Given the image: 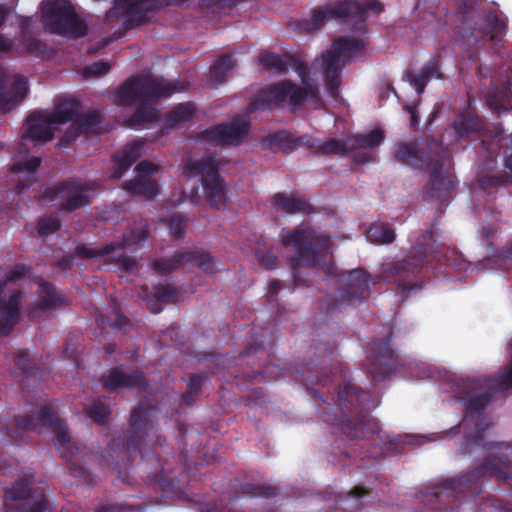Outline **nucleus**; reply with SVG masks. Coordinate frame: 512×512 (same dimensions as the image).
Instances as JSON below:
<instances>
[{"instance_id": "f257e3e1", "label": "nucleus", "mask_w": 512, "mask_h": 512, "mask_svg": "<svg viewBox=\"0 0 512 512\" xmlns=\"http://www.w3.org/2000/svg\"><path fill=\"white\" fill-rule=\"evenodd\" d=\"M337 400L336 406L323 401L320 413L322 421L332 426L333 434L340 433L352 442L341 454L361 460L376 457L386 439L381 435L378 422L370 415L377 404L371 400L369 392L343 382L338 386Z\"/></svg>"}, {"instance_id": "f03ea898", "label": "nucleus", "mask_w": 512, "mask_h": 512, "mask_svg": "<svg viewBox=\"0 0 512 512\" xmlns=\"http://www.w3.org/2000/svg\"><path fill=\"white\" fill-rule=\"evenodd\" d=\"M155 412V408L146 404H140L131 411L129 428L107 445L105 453L109 456L106 460L108 468L119 472L122 469L128 470L129 464L138 455L144 458L143 447L147 441L160 446L165 444V439L154 428Z\"/></svg>"}, {"instance_id": "7ed1b4c3", "label": "nucleus", "mask_w": 512, "mask_h": 512, "mask_svg": "<svg viewBox=\"0 0 512 512\" xmlns=\"http://www.w3.org/2000/svg\"><path fill=\"white\" fill-rule=\"evenodd\" d=\"M186 86L187 83L179 80L165 81L147 74L131 76L116 89L114 102L119 106L141 103L128 120L130 127H137L152 123L158 117V111L146 103L184 91Z\"/></svg>"}, {"instance_id": "20e7f679", "label": "nucleus", "mask_w": 512, "mask_h": 512, "mask_svg": "<svg viewBox=\"0 0 512 512\" xmlns=\"http://www.w3.org/2000/svg\"><path fill=\"white\" fill-rule=\"evenodd\" d=\"M40 427H49L55 434L54 445L59 454L69 463V472L74 477H84L86 471L75 460L78 447L71 441L66 423L49 405H44L30 414L15 416L13 428L6 427L0 420V432L9 442L22 439L24 433L36 431Z\"/></svg>"}, {"instance_id": "39448f33", "label": "nucleus", "mask_w": 512, "mask_h": 512, "mask_svg": "<svg viewBox=\"0 0 512 512\" xmlns=\"http://www.w3.org/2000/svg\"><path fill=\"white\" fill-rule=\"evenodd\" d=\"M286 58L290 66L301 77L303 86L290 81L282 80L263 88L251 101L247 111L252 113L256 110H264L271 106L283 107L288 101L293 108L301 106L307 98H311L322 103L319 97V87L317 84L306 80L308 67L306 63L298 59L295 55L287 54Z\"/></svg>"}, {"instance_id": "423d86ee", "label": "nucleus", "mask_w": 512, "mask_h": 512, "mask_svg": "<svg viewBox=\"0 0 512 512\" xmlns=\"http://www.w3.org/2000/svg\"><path fill=\"white\" fill-rule=\"evenodd\" d=\"M452 127L457 140L467 139L472 134H479L480 140L476 147V161L483 169L496 167L500 142L505 136L502 123L484 125L476 110L468 104L456 115Z\"/></svg>"}, {"instance_id": "0eeeda50", "label": "nucleus", "mask_w": 512, "mask_h": 512, "mask_svg": "<svg viewBox=\"0 0 512 512\" xmlns=\"http://www.w3.org/2000/svg\"><path fill=\"white\" fill-rule=\"evenodd\" d=\"M327 273L336 277L343 287L323 298L320 309L324 314H332L344 305H356L366 301L371 295L372 286L378 283V279L364 268L338 271L330 263Z\"/></svg>"}, {"instance_id": "6e6552de", "label": "nucleus", "mask_w": 512, "mask_h": 512, "mask_svg": "<svg viewBox=\"0 0 512 512\" xmlns=\"http://www.w3.org/2000/svg\"><path fill=\"white\" fill-rule=\"evenodd\" d=\"M427 240L434 241L432 228L425 230L418 240V245L409 250L406 258L383 266L384 279L395 283L405 297L410 296L412 292L421 290L423 287L420 274L427 262L426 248L423 246Z\"/></svg>"}, {"instance_id": "1a4fd4ad", "label": "nucleus", "mask_w": 512, "mask_h": 512, "mask_svg": "<svg viewBox=\"0 0 512 512\" xmlns=\"http://www.w3.org/2000/svg\"><path fill=\"white\" fill-rule=\"evenodd\" d=\"M281 243L284 246H292L296 252L295 257L290 258L293 269L300 266H316L326 262L330 248V237L318 233L310 227L283 230Z\"/></svg>"}, {"instance_id": "9d476101", "label": "nucleus", "mask_w": 512, "mask_h": 512, "mask_svg": "<svg viewBox=\"0 0 512 512\" xmlns=\"http://www.w3.org/2000/svg\"><path fill=\"white\" fill-rule=\"evenodd\" d=\"M43 25L54 34L78 39L86 36L88 26L69 0H44Z\"/></svg>"}, {"instance_id": "9b49d317", "label": "nucleus", "mask_w": 512, "mask_h": 512, "mask_svg": "<svg viewBox=\"0 0 512 512\" xmlns=\"http://www.w3.org/2000/svg\"><path fill=\"white\" fill-rule=\"evenodd\" d=\"M447 151L436 140L425 142L399 141L394 144L393 157L400 164L410 166L413 169H422L435 173L441 165V156Z\"/></svg>"}, {"instance_id": "f8f14e48", "label": "nucleus", "mask_w": 512, "mask_h": 512, "mask_svg": "<svg viewBox=\"0 0 512 512\" xmlns=\"http://www.w3.org/2000/svg\"><path fill=\"white\" fill-rule=\"evenodd\" d=\"M384 11V5L378 0H371L364 4L357 0H343L336 3H326L324 6L317 7L312 12L311 23L313 30H319L328 19H341L363 23L368 18V13L380 14Z\"/></svg>"}, {"instance_id": "ddd939ff", "label": "nucleus", "mask_w": 512, "mask_h": 512, "mask_svg": "<svg viewBox=\"0 0 512 512\" xmlns=\"http://www.w3.org/2000/svg\"><path fill=\"white\" fill-rule=\"evenodd\" d=\"M363 49L361 40L340 37L332 43L330 49L322 53L325 87L330 97L337 99L339 96L343 59L358 55Z\"/></svg>"}, {"instance_id": "4468645a", "label": "nucleus", "mask_w": 512, "mask_h": 512, "mask_svg": "<svg viewBox=\"0 0 512 512\" xmlns=\"http://www.w3.org/2000/svg\"><path fill=\"white\" fill-rule=\"evenodd\" d=\"M382 333L384 337L369 342L366 351V371L374 383L390 378L399 364V357L391 347L392 327L384 325Z\"/></svg>"}, {"instance_id": "2eb2a0df", "label": "nucleus", "mask_w": 512, "mask_h": 512, "mask_svg": "<svg viewBox=\"0 0 512 512\" xmlns=\"http://www.w3.org/2000/svg\"><path fill=\"white\" fill-rule=\"evenodd\" d=\"M186 177H201V184L211 207L219 208L225 204V181L221 178L218 160L211 155L201 159H189L183 169Z\"/></svg>"}, {"instance_id": "dca6fc26", "label": "nucleus", "mask_w": 512, "mask_h": 512, "mask_svg": "<svg viewBox=\"0 0 512 512\" xmlns=\"http://www.w3.org/2000/svg\"><path fill=\"white\" fill-rule=\"evenodd\" d=\"M317 336L321 338V347H316L319 350L318 359L319 363L310 361L305 364L303 368H297L300 380L306 385H321L326 386L333 380V370L328 366L332 353L336 348V332L340 330L338 325H332L330 328L332 334L327 335L324 327L315 324Z\"/></svg>"}, {"instance_id": "f3484780", "label": "nucleus", "mask_w": 512, "mask_h": 512, "mask_svg": "<svg viewBox=\"0 0 512 512\" xmlns=\"http://www.w3.org/2000/svg\"><path fill=\"white\" fill-rule=\"evenodd\" d=\"M33 475H25L5 490L6 512H53L42 488H33Z\"/></svg>"}, {"instance_id": "a211bd4d", "label": "nucleus", "mask_w": 512, "mask_h": 512, "mask_svg": "<svg viewBox=\"0 0 512 512\" xmlns=\"http://www.w3.org/2000/svg\"><path fill=\"white\" fill-rule=\"evenodd\" d=\"M95 188V182L71 177L47 188L43 197L48 200H59L58 210L71 213L90 204L89 192Z\"/></svg>"}, {"instance_id": "6ab92c4d", "label": "nucleus", "mask_w": 512, "mask_h": 512, "mask_svg": "<svg viewBox=\"0 0 512 512\" xmlns=\"http://www.w3.org/2000/svg\"><path fill=\"white\" fill-rule=\"evenodd\" d=\"M196 265L207 274L216 272L214 258L206 251L183 248L177 250L169 257L155 259L152 264L154 272L165 275L170 274L180 267Z\"/></svg>"}, {"instance_id": "aec40b11", "label": "nucleus", "mask_w": 512, "mask_h": 512, "mask_svg": "<svg viewBox=\"0 0 512 512\" xmlns=\"http://www.w3.org/2000/svg\"><path fill=\"white\" fill-rule=\"evenodd\" d=\"M161 9L159 0H114L106 19L125 17L123 29L130 30L148 22V14Z\"/></svg>"}, {"instance_id": "412c9836", "label": "nucleus", "mask_w": 512, "mask_h": 512, "mask_svg": "<svg viewBox=\"0 0 512 512\" xmlns=\"http://www.w3.org/2000/svg\"><path fill=\"white\" fill-rule=\"evenodd\" d=\"M250 121L245 117L234 118L230 122L216 124L200 131L197 138L213 146H238L248 135Z\"/></svg>"}, {"instance_id": "4be33fe9", "label": "nucleus", "mask_w": 512, "mask_h": 512, "mask_svg": "<svg viewBox=\"0 0 512 512\" xmlns=\"http://www.w3.org/2000/svg\"><path fill=\"white\" fill-rule=\"evenodd\" d=\"M28 82L23 76L0 72V112L14 109L27 95Z\"/></svg>"}, {"instance_id": "5701e85b", "label": "nucleus", "mask_w": 512, "mask_h": 512, "mask_svg": "<svg viewBox=\"0 0 512 512\" xmlns=\"http://www.w3.org/2000/svg\"><path fill=\"white\" fill-rule=\"evenodd\" d=\"M148 237V230L146 227L133 228L127 231L121 242H114L105 244L100 248H88L86 245H77L75 248V254L81 259H94L109 255L117 250L123 249L127 246L136 245L143 242Z\"/></svg>"}, {"instance_id": "b1692460", "label": "nucleus", "mask_w": 512, "mask_h": 512, "mask_svg": "<svg viewBox=\"0 0 512 512\" xmlns=\"http://www.w3.org/2000/svg\"><path fill=\"white\" fill-rule=\"evenodd\" d=\"M478 386V380L466 378L461 380L458 384L459 389L456 391L457 398L464 405L467 414L477 417L481 416L494 396L490 391L476 392Z\"/></svg>"}, {"instance_id": "393cba45", "label": "nucleus", "mask_w": 512, "mask_h": 512, "mask_svg": "<svg viewBox=\"0 0 512 512\" xmlns=\"http://www.w3.org/2000/svg\"><path fill=\"white\" fill-rule=\"evenodd\" d=\"M80 103L75 99H63L57 104L56 121L60 123L72 122L86 132L100 123V114L97 111L81 113Z\"/></svg>"}, {"instance_id": "a878e982", "label": "nucleus", "mask_w": 512, "mask_h": 512, "mask_svg": "<svg viewBox=\"0 0 512 512\" xmlns=\"http://www.w3.org/2000/svg\"><path fill=\"white\" fill-rule=\"evenodd\" d=\"M441 165L435 173L428 171L431 175V180L427 183L424 190V199L436 200L441 204L447 202L450 198V193L454 187L452 177L443 169L450 163V155L448 150L441 156Z\"/></svg>"}, {"instance_id": "bb28decb", "label": "nucleus", "mask_w": 512, "mask_h": 512, "mask_svg": "<svg viewBox=\"0 0 512 512\" xmlns=\"http://www.w3.org/2000/svg\"><path fill=\"white\" fill-rule=\"evenodd\" d=\"M99 382L103 389L107 391H116L122 388L144 390L148 385L142 371L133 370L131 373H125L119 367L111 368L100 377Z\"/></svg>"}, {"instance_id": "cd10ccee", "label": "nucleus", "mask_w": 512, "mask_h": 512, "mask_svg": "<svg viewBox=\"0 0 512 512\" xmlns=\"http://www.w3.org/2000/svg\"><path fill=\"white\" fill-rule=\"evenodd\" d=\"M57 106L53 113L44 115L40 111L32 112L26 123L23 137L37 142H47L53 138V125L61 124L56 121Z\"/></svg>"}, {"instance_id": "c85d7f7f", "label": "nucleus", "mask_w": 512, "mask_h": 512, "mask_svg": "<svg viewBox=\"0 0 512 512\" xmlns=\"http://www.w3.org/2000/svg\"><path fill=\"white\" fill-rule=\"evenodd\" d=\"M440 62L441 54L437 53L424 64L419 74L415 75L411 70H407L403 78L409 82L418 95H421L431 79H444V75L440 70Z\"/></svg>"}, {"instance_id": "c756f323", "label": "nucleus", "mask_w": 512, "mask_h": 512, "mask_svg": "<svg viewBox=\"0 0 512 512\" xmlns=\"http://www.w3.org/2000/svg\"><path fill=\"white\" fill-rule=\"evenodd\" d=\"M477 164L479 162L477 161ZM480 173L477 177V188L487 198V201H494L500 190L507 186L509 181L508 176L503 174H489L484 173L490 171V169H483L478 165ZM495 167H493L494 169ZM492 170V168H491Z\"/></svg>"}, {"instance_id": "7c9ffc66", "label": "nucleus", "mask_w": 512, "mask_h": 512, "mask_svg": "<svg viewBox=\"0 0 512 512\" xmlns=\"http://www.w3.org/2000/svg\"><path fill=\"white\" fill-rule=\"evenodd\" d=\"M272 205L288 214L303 213L309 215L314 212L313 206L307 201L283 192L274 194Z\"/></svg>"}, {"instance_id": "2f4dec72", "label": "nucleus", "mask_w": 512, "mask_h": 512, "mask_svg": "<svg viewBox=\"0 0 512 512\" xmlns=\"http://www.w3.org/2000/svg\"><path fill=\"white\" fill-rule=\"evenodd\" d=\"M231 487L237 494L266 499L276 497L279 492L278 487L274 485L240 482L238 479L231 482Z\"/></svg>"}, {"instance_id": "473e14b6", "label": "nucleus", "mask_w": 512, "mask_h": 512, "mask_svg": "<svg viewBox=\"0 0 512 512\" xmlns=\"http://www.w3.org/2000/svg\"><path fill=\"white\" fill-rule=\"evenodd\" d=\"M507 32V24L497 12L488 11L484 17V25L481 30L482 36L489 41L502 42Z\"/></svg>"}, {"instance_id": "72a5a7b5", "label": "nucleus", "mask_w": 512, "mask_h": 512, "mask_svg": "<svg viewBox=\"0 0 512 512\" xmlns=\"http://www.w3.org/2000/svg\"><path fill=\"white\" fill-rule=\"evenodd\" d=\"M142 145L140 143L128 144L121 153L113 156L116 169L113 177L120 178L140 157Z\"/></svg>"}, {"instance_id": "f704fd0d", "label": "nucleus", "mask_w": 512, "mask_h": 512, "mask_svg": "<svg viewBox=\"0 0 512 512\" xmlns=\"http://www.w3.org/2000/svg\"><path fill=\"white\" fill-rule=\"evenodd\" d=\"M85 415L97 425H106L112 413V409L107 399L95 398L83 407Z\"/></svg>"}, {"instance_id": "c9c22d12", "label": "nucleus", "mask_w": 512, "mask_h": 512, "mask_svg": "<svg viewBox=\"0 0 512 512\" xmlns=\"http://www.w3.org/2000/svg\"><path fill=\"white\" fill-rule=\"evenodd\" d=\"M39 299L36 306L39 310H52L64 304V298L57 293L54 285L47 281H42L38 288Z\"/></svg>"}, {"instance_id": "e433bc0d", "label": "nucleus", "mask_w": 512, "mask_h": 512, "mask_svg": "<svg viewBox=\"0 0 512 512\" xmlns=\"http://www.w3.org/2000/svg\"><path fill=\"white\" fill-rule=\"evenodd\" d=\"M486 103L497 114L512 113V93L506 88H497L487 93Z\"/></svg>"}, {"instance_id": "4c0bfd02", "label": "nucleus", "mask_w": 512, "mask_h": 512, "mask_svg": "<svg viewBox=\"0 0 512 512\" xmlns=\"http://www.w3.org/2000/svg\"><path fill=\"white\" fill-rule=\"evenodd\" d=\"M124 188L130 194L140 196L148 200L154 199L159 190L156 180L141 177H135V179L127 181Z\"/></svg>"}, {"instance_id": "58836bf2", "label": "nucleus", "mask_w": 512, "mask_h": 512, "mask_svg": "<svg viewBox=\"0 0 512 512\" xmlns=\"http://www.w3.org/2000/svg\"><path fill=\"white\" fill-rule=\"evenodd\" d=\"M385 139V132L381 128H375L367 133H357L349 139L350 146L356 149H373L382 144Z\"/></svg>"}, {"instance_id": "ea45409f", "label": "nucleus", "mask_w": 512, "mask_h": 512, "mask_svg": "<svg viewBox=\"0 0 512 512\" xmlns=\"http://www.w3.org/2000/svg\"><path fill=\"white\" fill-rule=\"evenodd\" d=\"M367 239L379 245L391 244L396 239L395 230L385 222H374L367 231Z\"/></svg>"}, {"instance_id": "a19ab883", "label": "nucleus", "mask_w": 512, "mask_h": 512, "mask_svg": "<svg viewBox=\"0 0 512 512\" xmlns=\"http://www.w3.org/2000/svg\"><path fill=\"white\" fill-rule=\"evenodd\" d=\"M196 112L192 102H184L173 107L165 117V126L173 128L176 125L190 121Z\"/></svg>"}, {"instance_id": "79ce46f5", "label": "nucleus", "mask_w": 512, "mask_h": 512, "mask_svg": "<svg viewBox=\"0 0 512 512\" xmlns=\"http://www.w3.org/2000/svg\"><path fill=\"white\" fill-rule=\"evenodd\" d=\"M15 366L25 374V378L43 379L47 371L32 364L27 350H21L16 353L14 358Z\"/></svg>"}, {"instance_id": "37998d69", "label": "nucleus", "mask_w": 512, "mask_h": 512, "mask_svg": "<svg viewBox=\"0 0 512 512\" xmlns=\"http://www.w3.org/2000/svg\"><path fill=\"white\" fill-rule=\"evenodd\" d=\"M235 59L230 54L220 56L210 68V81L221 84L226 81V76L234 68Z\"/></svg>"}, {"instance_id": "c03bdc74", "label": "nucleus", "mask_w": 512, "mask_h": 512, "mask_svg": "<svg viewBox=\"0 0 512 512\" xmlns=\"http://www.w3.org/2000/svg\"><path fill=\"white\" fill-rule=\"evenodd\" d=\"M354 152V147L350 146L349 139L344 141L340 139H329L323 143L318 142L316 154L346 156Z\"/></svg>"}, {"instance_id": "a18cd8bd", "label": "nucleus", "mask_w": 512, "mask_h": 512, "mask_svg": "<svg viewBox=\"0 0 512 512\" xmlns=\"http://www.w3.org/2000/svg\"><path fill=\"white\" fill-rule=\"evenodd\" d=\"M274 139L282 144H287L290 149H296L301 146L313 148L317 150L319 140L309 134H304L299 137L293 138L287 132H278L274 135Z\"/></svg>"}, {"instance_id": "49530a36", "label": "nucleus", "mask_w": 512, "mask_h": 512, "mask_svg": "<svg viewBox=\"0 0 512 512\" xmlns=\"http://www.w3.org/2000/svg\"><path fill=\"white\" fill-rule=\"evenodd\" d=\"M507 351L509 355V362L507 367L498 374L494 379L495 386L498 390L506 391L512 389V338L508 342Z\"/></svg>"}, {"instance_id": "de8ad7c7", "label": "nucleus", "mask_w": 512, "mask_h": 512, "mask_svg": "<svg viewBox=\"0 0 512 512\" xmlns=\"http://www.w3.org/2000/svg\"><path fill=\"white\" fill-rule=\"evenodd\" d=\"M259 62L263 67L269 70H275L281 74L287 72V65L283 61L280 55L270 52L263 51L259 54Z\"/></svg>"}, {"instance_id": "09e8293b", "label": "nucleus", "mask_w": 512, "mask_h": 512, "mask_svg": "<svg viewBox=\"0 0 512 512\" xmlns=\"http://www.w3.org/2000/svg\"><path fill=\"white\" fill-rule=\"evenodd\" d=\"M369 493H370V490L368 488L361 486V485L355 486L346 495H343V494L338 495L337 498L334 500L333 508L335 510H337V509L346 510L344 505L347 502L351 501L352 498L354 500H358V499L362 498L363 496L368 495ZM356 506L357 507L359 506L358 501H356Z\"/></svg>"}, {"instance_id": "8fccbe9b", "label": "nucleus", "mask_w": 512, "mask_h": 512, "mask_svg": "<svg viewBox=\"0 0 512 512\" xmlns=\"http://www.w3.org/2000/svg\"><path fill=\"white\" fill-rule=\"evenodd\" d=\"M168 228L171 235L176 239L182 238L186 233L187 218L180 213L171 215L168 219Z\"/></svg>"}, {"instance_id": "3c124183", "label": "nucleus", "mask_w": 512, "mask_h": 512, "mask_svg": "<svg viewBox=\"0 0 512 512\" xmlns=\"http://www.w3.org/2000/svg\"><path fill=\"white\" fill-rule=\"evenodd\" d=\"M61 228V221L55 216H47L39 219L37 232L40 236H48Z\"/></svg>"}, {"instance_id": "603ef678", "label": "nucleus", "mask_w": 512, "mask_h": 512, "mask_svg": "<svg viewBox=\"0 0 512 512\" xmlns=\"http://www.w3.org/2000/svg\"><path fill=\"white\" fill-rule=\"evenodd\" d=\"M154 296L159 303L168 304L177 298V290L171 284H159L154 288Z\"/></svg>"}, {"instance_id": "864d4df0", "label": "nucleus", "mask_w": 512, "mask_h": 512, "mask_svg": "<svg viewBox=\"0 0 512 512\" xmlns=\"http://www.w3.org/2000/svg\"><path fill=\"white\" fill-rule=\"evenodd\" d=\"M41 164V159L36 156H32L24 162H15L11 166V171L14 173L28 172L29 177L34 178L37 168Z\"/></svg>"}, {"instance_id": "5fc2aeb1", "label": "nucleus", "mask_w": 512, "mask_h": 512, "mask_svg": "<svg viewBox=\"0 0 512 512\" xmlns=\"http://www.w3.org/2000/svg\"><path fill=\"white\" fill-rule=\"evenodd\" d=\"M28 272L29 267L26 266L25 264H15L14 266L9 268V270L6 273L5 279L1 281V283L5 287L9 283H14L18 280L25 278Z\"/></svg>"}, {"instance_id": "6e6d98bb", "label": "nucleus", "mask_w": 512, "mask_h": 512, "mask_svg": "<svg viewBox=\"0 0 512 512\" xmlns=\"http://www.w3.org/2000/svg\"><path fill=\"white\" fill-rule=\"evenodd\" d=\"M111 66L107 62L97 61L83 68V76L86 78L98 77L107 74Z\"/></svg>"}, {"instance_id": "4d7b16f0", "label": "nucleus", "mask_w": 512, "mask_h": 512, "mask_svg": "<svg viewBox=\"0 0 512 512\" xmlns=\"http://www.w3.org/2000/svg\"><path fill=\"white\" fill-rule=\"evenodd\" d=\"M23 45L29 54L37 57L44 55L47 50V45L34 37L25 38Z\"/></svg>"}, {"instance_id": "13d9d810", "label": "nucleus", "mask_w": 512, "mask_h": 512, "mask_svg": "<svg viewBox=\"0 0 512 512\" xmlns=\"http://www.w3.org/2000/svg\"><path fill=\"white\" fill-rule=\"evenodd\" d=\"M146 504L143 502L137 503V504H123V505H114V504H108L103 505L97 509L96 512H124L125 508L129 509L130 511L137 512L144 510L146 508Z\"/></svg>"}, {"instance_id": "bf43d9fd", "label": "nucleus", "mask_w": 512, "mask_h": 512, "mask_svg": "<svg viewBox=\"0 0 512 512\" xmlns=\"http://www.w3.org/2000/svg\"><path fill=\"white\" fill-rule=\"evenodd\" d=\"M159 170V166L154 163L144 160L137 164L136 171L137 176L141 178H148L149 175L157 172Z\"/></svg>"}, {"instance_id": "052dcab7", "label": "nucleus", "mask_w": 512, "mask_h": 512, "mask_svg": "<svg viewBox=\"0 0 512 512\" xmlns=\"http://www.w3.org/2000/svg\"><path fill=\"white\" fill-rule=\"evenodd\" d=\"M257 258L259 262L269 270H273L277 267V257L271 252H261L257 250L256 252Z\"/></svg>"}, {"instance_id": "680f3d73", "label": "nucleus", "mask_w": 512, "mask_h": 512, "mask_svg": "<svg viewBox=\"0 0 512 512\" xmlns=\"http://www.w3.org/2000/svg\"><path fill=\"white\" fill-rule=\"evenodd\" d=\"M205 379L204 374H192L187 383V390L198 395Z\"/></svg>"}, {"instance_id": "e2e57ef3", "label": "nucleus", "mask_w": 512, "mask_h": 512, "mask_svg": "<svg viewBox=\"0 0 512 512\" xmlns=\"http://www.w3.org/2000/svg\"><path fill=\"white\" fill-rule=\"evenodd\" d=\"M109 326L113 329L126 331V328L131 326V322L123 313L117 312L114 319L109 322Z\"/></svg>"}, {"instance_id": "0e129e2a", "label": "nucleus", "mask_w": 512, "mask_h": 512, "mask_svg": "<svg viewBox=\"0 0 512 512\" xmlns=\"http://www.w3.org/2000/svg\"><path fill=\"white\" fill-rule=\"evenodd\" d=\"M504 167L508 171V179L512 182V137L504 150Z\"/></svg>"}, {"instance_id": "69168bd1", "label": "nucleus", "mask_w": 512, "mask_h": 512, "mask_svg": "<svg viewBox=\"0 0 512 512\" xmlns=\"http://www.w3.org/2000/svg\"><path fill=\"white\" fill-rule=\"evenodd\" d=\"M115 263L126 272H130L136 267V261L126 255H120L117 257L115 259Z\"/></svg>"}, {"instance_id": "338daca9", "label": "nucleus", "mask_w": 512, "mask_h": 512, "mask_svg": "<svg viewBox=\"0 0 512 512\" xmlns=\"http://www.w3.org/2000/svg\"><path fill=\"white\" fill-rule=\"evenodd\" d=\"M82 132L78 125L72 123V125L65 131L62 136V141L70 143L75 140Z\"/></svg>"}, {"instance_id": "774afa93", "label": "nucleus", "mask_w": 512, "mask_h": 512, "mask_svg": "<svg viewBox=\"0 0 512 512\" xmlns=\"http://www.w3.org/2000/svg\"><path fill=\"white\" fill-rule=\"evenodd\" d=\"M281 289V283L279 280H271L269 283L267 299L269 303H273L277 300L278 292Z\"/></svg>"}]
</instances>
